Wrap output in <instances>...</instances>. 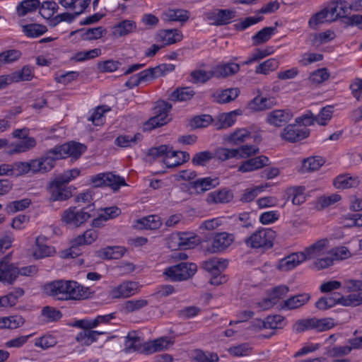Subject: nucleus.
<instances>
[{
	"mask_svg": "<svg viewBox=\"0 0 362 362\" xmlns=\"http://www.w3.org/2000/svg\"><path fill=\"white\" fill-rule=\"evenodd\" d=\"M42 291L46 296L60 301L86 299L91 293L90 288L76 281L64 279L47 282L42 286Z\"/></svg>",
	"mask_w": 362,
	"mask_h": 362,
	"instance_id": "1",
	"label": "nucleus"
},
{
	"mask_svg": "<svg viewBox=\"0 0 362 362\" xmlns=\"http://www.w3.org/2000/svg\"><path fill=\"white\" fill-rule=\"evenodd\" d=\"M353 11L351 1H331L318 11V23L332 22L338 18H346Z\"/></svg>",
	"mask_w": 362,
	"mask_h": 362,
	"instance_id": "2",
	"label": "nucleus"
},
{
	"mask_svg": "<svg viewBox=\"0 0 362 362\" xmlns=\"http://www.w3.org/2000/svg\"><path fill=\"white\" fill-rule=\"evenodd\" d=\"M313 116V114L311 115L305 114L297 117L296 119V124H288L284 128L281 134V138L287 141L294 143L308 137L309 131L307 127L314 124L315 119Z\"/></svg>",
	"mask_w": 362,
	"mask_h": 362,
	"instance_id": "3",
	"label": "nucleus"
},
{
	"mask_svg": "<svg viewBox=\"0 0 362 362\" xmlns=\"http://www.w3.org/2000/svg\"><path fill=\"white\" fill-rule=\"evenodd\" d=\"M275 232L270 228H260L244 240L251 249H269L273 247Z\"/></svg>",
	"mask_w": 362,
	"mask_h": 362,
	"instance_id": "4",
	"label": "nucleus"
},
{
	"mask_svg": "<svg viewBox=\"0 0 362 362\" xmlns=\"http://www.w3.org/2000/svg\"><path fill=\"white\" fill-rule=\"evenodd\" d=\"M197 266L192 262H181L165 269L163 274L171 281H181L191 278L197 272Z\"/></svg>",
	"mask_w": 362,
	"mask_h": 362,
	"instance_id": "5",
	"label": "nucleus"
},
{
	"mask_svg": "<svg viewBox=\"0 0 362 362\" xmlns=\"http://www.w3.org/2000/svg\"><path fill=\"white\" fill-rule=\"evenodd\" d=\"M236 17V11L233 9L213 8L204 13V19L209 25L219 27L230 24Z\"/></svg>",
	"mask_w": 362,
	"mask_h": 362,
	"instance_id": "6",
	"label": "nucleus"
},
{
	"mask_svg": "<svg viewBox=\"0 0 362 362\" xmlns=\"http://www.w3.org/2000/svg\"><path fill=\"white\" fill-rule=\"evenodd\" d=\"M90 180L95 187H110L115 192L127 185L124 177L111 172L98 173L91 176Z\"/></svg>",
	"mask_w": 362,
	"mask_h": 362,
	"instance_id": "7",
	"label": "nucleus"
},
{
	"mask_svg": "<svg viewBox=\"0 0 362 362\" xmlns=\"http://www.w3.org/2000/svg\"><path fill=\"white\" fill-rule=\"evenodd\" d=\"M198 243L197 235L191 232H176L168 239V247L172 250L189 249Z\"/></svg>",
	"mask_w": 362,
	"mask_h": 362,
	"instance_id": "8",
	"label": "nucleus"
},
{
	"mask_svg": "<svg viewBox=\"0 0 362 362\" xmlns=\"http://www.w3.org/2000/svg\"><path fill=\"white\" fill-rule=\"evenodd\" d=\"M148 156L153 158L163 157V163L168 168H175L182 164L180 157L176 151H173L167 145H160L156 147L151 148L148 150Z\"/></svg>",
	"mask_w": 362,
	"mask_h": 362,
	"instance_id": "9",
	"label": "nucleus"
},
{
	"mask_svg": "<svg viewBox=\"0 0 362 362\" xmlns=\"http://www.w3.org/2000/svg\"><path fill=\"white\" fill-rule=\"evenodd\" d=\"M172 109V105L166 101H158L154 107L155 116L151 117L147 124L152 128H157L167 124L170 118L168 113Z\"/></svg>",
	"mask_w": 362,
	"mask_h": 362,
	"instance_id": "10",
	"label": "nucleus"
},
{
	"mask_svg": "<svg viewBox=\"0 0 362 362\" xmlns=\"http://www.w3.org/2000/svg\"><path fill=\"white\" fill-rule=\"evenodd\" d=\"M33 77V68L31 66L25 65L21 70L16 71L10 75L0 76L1 87V88H4L11 83L29 81H31Z\"/></svg>",
	"mask_w": 362,
	"mask_h": 362,
	"instance_id": "11",
	"label": "nucleus"
},
{
	"mask_svg": "<svg viewBox=\"0 0 362 362\" xmlns=\"http://www.w3.org/2000/svg\"><path fill=\"white\" fill-rule=\"evenodd\" d=\"M90 218L88 212L84 209H78L76 206H71L65 210L62 215V221L66 224L78 227L86 223Z\"/></svg>",
	"mask_w": 362,
	"mask_h": 362,
	"instance_id": "12",
	"label": "nucleus"
},
{
	"mask_svg": "<svg viewBox=\"0 0 362 362\" xmlns=\"http://www.w3.org/2000/svg\"><path fill=\"white\" fill-rule=\"evenodd\" d=\"M219 184V179L217 177H204L189 182L188 187L191 194H202L216 187Z\"/></svg>",
	"mask_w": 362,
	"mask_h": 362,
	"instance_id": "13",
	"label": "nucleus"
},
{
	"mask_svg": "<svg viewBox=\"0 0 362 362\" xmlns=\"http://www.w3.org/2000/svg\"><path fill=\"white\" fill-rule=\"evenodd\" d=\"M47 192L49 194V202L66 201L72 197L70 188L66 187V185L61 183L57 179L49 183L47 187Z\"/></svg>",
	"mask_w": 362,
	"mask_h": 362,
	"instance_id": "14",
	"label": "nucleus"
},
{
	"mask_svg": "<svg viewBox=\"0 0 362 362\" xmlns=\"http://www.w3.org/2000/svg\"><path fill=\"white\" fill-rule=\"evenodd\" d=\"M10 259L9 255L0 259V281L11 284L18 277V268Z\"/></svg>",
	"mask_w": 362,
	"mask_h": 362,
	"instance_id": "15",
	"label": "nucleus"
},
{
	"mask_svg": "<svg viewBox=\"0 0 362 362\" xmlns=\"http://www.w3.org/2000/svg\"><path fill=\"white\" fill-rule=\"evenodd\" d=\"M98 236V232L94 229H88L86 230L83 234L77 236L72 242V246L69 248V251L66 252L64 257L72 258L78 255V252H75L74 250L76 249L75 246L82 245H89L93 243Z\"/></svg>",
	"mask_w": 362,
	"mask_h": 362,
	"instance_id": "16",
	"label": "nucleus"
},
{
	"mask_svg": "<svg viewBox=\"0 0 362 362\" xmlns=\"http://www.w3.org/2000/svg\"><path fill=\"white\" fill-rule=\"evenodd\" d=\"M56 149L60 153L61 158L72 157L79 158L86 150V146L76 141H71L62 145L56 146Z\"/></svg>",
	"mask_w": 362,
	"mask_h": 362,
	"instance_id": "17",
	"label": "nucleus"
},
{
	"mask_svg": "<svg viewBox=\"0 0 362 362\" xmlns=\"http://www.w3.org/2000/svg\"><path fill=\"white\" fill-rule=\"evenodd\" d=\"M138 291V282L126 281L114 287L110 291V295L113 298H129L136 294Z\"/></svg>",
	"mask_w": 362,
	"mask_h": 362,
	"instance_id": "18",
	"label": "nucleus"
},
{
	"mask_svg": "<svg viewBox=\"0 0 362 362\" xmlns=\"http://www.w3.org/2000/svg\"><path fill=\"white\" fill-rule=\"evenodd\" d=\"M289 288L284 285L278 286L272 289L268 298L262 300L259 305L263 310H268L276 305L288 293Z\"/></svg>",
	"mask_w": 362,
	"mask_h": 362,
	"instance_id": "19",
	"label": "nucleus"
},
{
	"mask_svg": "<svg viewBox=\"0 0 362 362\" xmlns=\"http://www.w3.org/2000/svg\"><path fill=\"white\" fill-rule=\"evenodd\" d=\"M270 164L269 159L266 156H258L243 162L238 167V172L249 173L259 170Z\"/></svg>",
	"mask_w": 362,
	"mask_h": 362,
	"instance_id": "20",
	"label": "nucleus"
},
{
	"mask_svg": "<svg viewBox=\"0 0 362 362\" xmlns=\"http://www.w3.org/2000/svg\"><path fill=\"white\" fill-rule=\"evenodd\" d=\"M182 37V33L178 29L160 30L156 35V40L164 47L180 42Z\"/></svg>",
	"mask_w": 362,
	"mask_h": 362,
	"instance_id": "21",
	"label": "nucleus"
},
{
	"mask_svg": "<svg viewBox=\"0 0 362 362\" xmlns=\"http://www.w3.org/2000/svg\"><path fill=\"white\" fill-rule=\"evenodd\" d=\"M214 76L223 78L233 76L240 70V64L234 62H222L212 67Z\"/></svg>",
	"mask_w": 362,
	"mask_h": 362,
	"instance_id": "22",
	"label": "nucleus"
},
{
	"mask_svg": "<svg viewBox=\"0 0 362 362\" xmlns=\"http://www.w3.org/2000/svg\"><path fill=\"white\" fill-rule=\"evenodd\" d=\"M124 350L127 353L137 351L141 354H146L145 349V342L136 334V332H129L126 337Z\"/></svg>",
	"mask_w": 362,
	"mask_h": 362,
	"instance_id": "23",
	"label": "nucleus"
},
{
	"mask_svg": "<svg viewBox=\"0 0 362 362\" xmlns=\"http://www.w3.org/2000/svg\"><path fill=\"white\" fill-rule=\"evenodd\" d=\"M276 104V100L272 97L257 95L247 104V108L252 112H260L271 109Z\"/></svg>",
	"mask_w": 362,
	"mask_h": 362,
	"instance_id": "24",
	"label": "nucleus"
},
{
	"mask_svg": "<svg viewBox=\"0 0 362 362\" xmlns=\"http://www.w3.org/2000/svg\"><path fill=\"white\" fill-rule=\"evenodd\" d=\"M293 115L288 110H275L270 112L267 117V122L275 127H281L288 122Z\"/></svg>",
	"mask_w": 362,
	"mask_h": 362,
	"instance_id": "25",
	"label": "nucleus"
},
{
	"mask_svg": "<svg viewBox=\"0 0 362 362\" xmlns=\"http://www.w3.org/2000/svg\"><path fill=\"white\" fill-rule=\"evenodd\" d=\"M233 241L231 235L227 233H218L213 238L209 250L213 253L221 252L228 247Z\"/></svg>",
	"mask_w": 362,
	"mask_h": 362,
	"instance_id": "26",
	"label": "nucleus"
},
{
	"mask_svg": "<svg viewBox=\"0 0 362 362\" xmlns=\"http://www.w3.org/2000/svg\"><path fill=\"white\" fill-rule=\"evenodd\" d=\"M233 198V194L231 190L223 188L210 192L206 199L209 204H225L230 202Z\"/></svg>",
	"mask_w": 362,
	"mask_h": 362,
	"instance_id": "27",
	"label": "nucleus"
},
{
	"mask_svg": "<svg viewBox=\"0 0 362 362\" xmlns=\"http://www.w3.org/2000/svg\"><path fill=\"white\" fill-rule=\"evenodd\" d=\"M47 238L44 235L37 237L33 255L37 259H41L51 256L55 252L54 247L47 244Z\"/></svg>",
	"mask_w": 362,
	"mask_h": 362,
	"instance_id": "28",
	"label": "nucleus"
},
{
	"mask_svg": "<svg viewBox=\"0 0 362 362\" xmlns=\"http://www.w3.org/2000/svg\"><path fill=\"white\" fill-rule=\"evenodd\" d=\"M36 144L37 141L34 137L23 136V138L20 139L19 141L13 142L10 145L8 153L14 154L24 153L33 148Z\"/></svg>",
	"mask_w": 362,
	"mask_h": 362,
	"instance_id": "29",
	"label": "nucleus"
},
{
	"mask_svg": "<svg viewBox=\"0 0 362 362\" xmlns=\"http://www.w3.org/2000/svg\"><path fill=\"white\" fill-rule=\"evenodd\" d=\"M79 33L81 38L83 40H94L101 38L106 33V30L101 27L91 28L87 30L83 28L78 29L70 33L69 36L72 37Z\"/></svg>",
	"mask_w": 362,
	"mask_h": 362,
	"instance_id": "30",
	"label": "nucleus"
},
{
	"mask_svg": "<svg viewBox=\"0 0 362 362\" xmlns=\"http://www.w3.org/2000/svg\"><path fill=\"white\" fill-rule=\"evenodd\" d=\"M239 93L240 90L238 88H228L215 91L212 93L211 98L217 103H228L236 99Z\"/></svg>",
	"mask_w": 362,
	"mask_h": 362,
	"instance_id": "31",
	"label": "nucleus"
},
{
	"mask_svg": "<svg viewBox=\"0 0 362 362\" xmlns=\"http://www.w3.org/2000/svg\"><path fill=\"white\" fill-rule=\"evenodd\" d=\"M173 344V341L168 337H160L153 341H145V349L146 350V354H150L168 349Z\"/></svg>",
	"mask_w": 362,
	"mask_h": 362,
	"instance_id": "32",
	"label": "nucleus"
},
{
	"mask_svg": "<svg viewBox=\"0 0 362 362\" xmlns=\"http://www.w3.org/2000/svg\"><path fill=\"white\" fill-rule=\"evenodd\" d=\"M62 159L60 153L56 149V146L48 150L43 156L40 158L42 162V167L43 168L44 173L50 171L55 165L57 160Z\"/></svg>",
	"mask_w": 362,
	"mask_h": 362,
	"instance_id": "33",
	"label": "nucleus"
},
{
	"mask_svg": "<svg viewBox=\"0 0 362 362\" xmlns=\"http://www.w3.org/2000/svg\"><path fill=\"white\" fill-rule=\"evenodd\" d=\"M309 300L308 294L303 293L290 297L280 303L279 307L282 310L296 309L304 305Z\"/></svg>",
	"mask_w": 362,
	"mask_h": 362,
	"instance_id": "34",
	"label": "nucleus"
},
{
	"mask_svg": "<svg viewBox=\"0 0 362 362\" xmlns=\"http://www.w3.org/2000/svg\"><path fill=\"white\" fill-rule=\"evenodd\" d=\"M142 139L143 135L141 133H136L133 135L122 134L116 138L115 144L121 148H132Z\"/></svg>",
	"mask_w": 362,
	"mask_h": 362,
	"instance_id": "35",
	"label": "nucleus"
},
{
	"mask_svg": "<svg viewBox=\"0 0 362 362\" xmlns=\"http://www.w3.org/2000/svg\"><path fill=\"white\" fill-rule=\"evenodd\" d=\"M136 29V24L132 20H124L118 23L113 28V35L116 37H120L129 35Z\"/></svg>",
	"mask_w": 362,
	"mask_h": 362,
	"instance_id": "36",
	"label": "nucleus"
},
{
	"mask_svg": "<svg viewBox=\"0 0 362 362\" xmlns=\"http://www.w3.org/2000/svg\"><path fill=\"white\" fill-rule=\"evenodd\" d=\"M105 332H103L91 330V329L81 330L77 334L76 340L81 345L89 346L98 340L99 335L103 334Z\"/></svg>",
	"mask_w": 362,
	"mask_h": 362,
	"instance_id": "37",
	"label": "nucleus"
},
{
	"mask_svg": "<svg viewBox=\"0 0 362 362\" xmlns=\"http://www.w3.org/2000/svg\"><path fill=\"white\" fill-rule=\"evenodd\" d=\"M228 266V261L221 258H211L203 264L204 269L213 274H221Z\"/></svg>",
	"mask_w": 362,
	"mask_h": 362,
	"instance_id": "38",
	"label": "nucleus"
},
{
	"mask_svg": "<svg viewBox=\"0 0 362 362\" xmlns=\"http://www.w3.org/2000/svg\"><path fill=\"white\" fill-rule=\"evenodd\" d=\"M194 94L190 87H178L170 93L169 99L174 102H185L190 100Z\"/></svg>",
	"mask_w": 362,
	"mask_h": 362,
	"instance_id": "39",
	"label": "nucleus"
},
{
	"mask_svg": "<svg viewBox=\"0 0 362 362\" xmlns=\"http://www.w3.org/2000/svg\"><path fill=\"white\" fill-rule=\"evenodd\" d=\"M162 221L158 215H150L137 220L136 227L139 229L156 230L160 228Z\"/></svg>",
	"mask_w": 362,
	"mask_h": 362,
	"instance_id": "40",
	"label": "nucleus"
},
{
	"mask_svg": "<svg viewBox=\"0 0 362 362\" xmlns=\"http://www.w3.org/2000/svg\"><path fill=\"white\" fill-rule=\"evenodd\" d=\"M40 6L39 0H23L16 6V12L18 16L23 17L39 9Z\"/></svg>",
	"mask_w": 362,
	"mask_h": 362,
	"instance_id": "41",
	"label": "nucleus"
},
{
	"mask_svg": "<svg viewBox=\"0 0 362 362\" xmlns=\"http://www.w3.org/2000/svg\"><path fill=\"white\" fill-rule=\"evenodd\" d=\"M302 263L298 252L292 253L281 259L279 263V269L281 271H289Z\"/></svg>",
	"mask_w": 362,
	"mask_h": 362,
	"instance_id": "42",
	"label": "nucleus"
},
{
	"mask_svg": "<svg viewBox=\"0 0 362 362\" xmlns=\"http://www.w3.org/2000/svg\"><path fill=\"white\" fill-rule=\"evenodd\" d=\"M23 295L24 291L23 288H15L8 295L0 297V308L14 306L17 303L18 298Z\"/></svg>",
	"mask_w": 362,
	"mask_h": 362,
	"instance_id": "43",
	"label": "nucleus"
},
{
	"mask_svg": "<svg viewBox=\"0 0 362 362\" xmlns=\"http://www.w3.org/2000/svg\"><path fill=\"white\" fill-rule=\"evenodd\" d=\"M232 219L237 230L253 228L255 222L254 219L251 218L250 214L248 212H243L238 216H233Z\"/></svg>",
	"mask_w": 362,
	"mask_h": 362,
	"instance_id": "44",
	"label": "nucleus"
},
{
	"mask_svg": "<svg viewBox=\"0 0 362 362\" xmlns=\"http://www.w3.org/2000/svg\"><path fill=\"white\" fill-rule=\"evenodd\" d=\"M150 74L148 69L141 71L131 76L130 78L126 81L125 86L129 88H133L140 83L152 81Z\"/></svg>",
	"mask_w": 362,
	"mask_h": 362,
	"instance_id": "45",
	"label": "nucleus"
},
{
	"mask_svg": "<svg viewBox=\"0 0 362 362\" xmlns=\"http://www.w3.org/2000/svg\"><path fill=\"white\" fill-rule=\"evenodd\" d=\"M275 27H265L252 36L253 45H257L267 42L274 34Z\"/></svg>",
	"mask_w": 362,
	"mask_h": 362,
	"instance_id": "46",
	"label": "nucleus"
},
{
	"mask_svg": "<svg viewBox=\"0 0 362 362\" xmlns=\"http://www.w3.org/2000/svg\"><path fill=\"white\" fill-rule=\"evenodd\" d=\"M175 66L173 64H161L155 67L148 68V71L151 73V79L164 76L166 74L173 71Z\"/></svg>",
	"mask_w": 362,
	"mask_h": 362,
	"instance_id": "47",
	"label": "nucleus"
},
{
	"mask_svg": "<svg viewBox=\"0 0 362 362\" xmlns=\"http://www.w3.org/2000/svg\"><path fill=\"white\" fill-rule=\"evenodd\" d=\"M124 248L119 246L107 247L100 251V255L107 259H117L124 254Z\"/></svg>",
	"mask_w": 362,
	"mask_h": 362,
	"instance_id": "48",
	"label": "nucleus"
},
{
	"mask_svg": "<svg viewBox=\"0 0 362 362\" xmlns=\"http://www.w3.org/2000/svg\"><path fill=\"white\" fill-rule=\"evenodd\" d=\"M23 31L27 37H37L47 31L45 25L37 23L28 24L23 26Z\"/></svg>",
	"mask_w": 362,
	"mask_h": 362,
	"instance_id": "49",
	"label": "nucleus"
},
{
	"mask_svg": "<svg viewBox=\"0 0 362 362\" xmlns=\"http://www.w3.org/2000/svg\"><path fill=\"white\" fill-rule=\"evenodd\" d=\"M41 315L47 323L59 321L63 316L59 310L48 305L42 308Z\"/></svg>",
	"mask_w": 362,
	"mask_h": 362,
	"instance_id": "50",
	"label": "nucleus"
},
{
	"mask_svg": "<svg viewBox=\"0 0 362 362\" xmlns=\"http://www.w3.org/2000/svg\"><path fill=\"white\" fill-rule=\"evenodd\" d=\"M250 137V132L247 129L243 128L231 133L228 137V141L233 144L238 145L246 141Z\"/></svg>",
	"mask_w": 362,
	"mask_h": 362,
	"instance_id": "51",
	"label": "nucleus"
},
{
	"mask_svg": "<svg viewBox=\"0 0 362 362\" xmlns=\"http://www.w3.org/2000/svg\"><path fill=\"white\" fill-rule=\"evenodd\" d=\"M358 184V177H348L346 175L338 176L334 182L335 187L341 189L356 187Z\"/></svg>",
	"mask_w": 362,
	"mask_h": 362,
	"instance_id": "52",
	"label": "nucleus"
},
{
	"mask_svg": "<svg viewBox=\"0 0 362 362\" xmlns=\"http://www.w3.org/2000/svg\"><path fill=\"white\" fill-rule=\"evenodd\" d=\"M236 121L231 113L226 112L221 114L218 116L217 121L214 122V127L216 129H222L233 126Z\"/></svg>",
	"mask_w": 362,
	"mask_h": 362,
	"instance_id": "53",
	"label": "nucleus"
},
{
	"mask_svg": "<svg viewBox=\"0 0 362 362\" xmlns=\"http://www.w3.org/2000/svg\"><path fill=\"white\" fill-rule=\"evenodd\" d=\"M315 327H317V320L315 318L299 320L293 325V331L298 334Z\"/></svg>",
	"mask_w": 362,
	"mask_h": 362,
	"instance_id": "54",
	"label": "nucleus"
},
{
	"mask_svg": "<svg viewBox=\"0 0 362 362\" xmlns=\"http://www.w3.org/2000/svg\"><path fill=\"white\" fill-rule=\"evenodd\" d=\"M191 81L194 83H206L211 78H214L212 68L209 71L204 70H194L191 72Z\"/></svg>",
	"mask_w": 362,
	"mask_h": 362,
	"instance_id": "55",
	"label": "nucleus"
},
{
	"mask_svg": "<svg viewBox=\"0 0 362 362\" xmlns=\"http://www.w3.org/2000/svg\"><path fill=\"white\" fill-rule=\"evenodd\" d=\"M193 360L195 362H218L219 358L216 353L195 350L193 354Z\"/></svg>",
	"mask_w": 362,
	"mask_h": 362,
	"instance_id": "56",
	"label": "nucleus"
},
{
	"mask_svg": "<svg viewBox=\"0 0 362 362\" xmlns=\"http://www.w3.org/2000/svg\"><path fill=\"white\" fill-rule=\"evenodd\" d=\"M22 56L18 49H8L0 53V62L4 64H11L18 61Z\"/></svg>",
	"mask_w": 362,
	"mask_h": 362,
	"instance_id": "57",
	"label": "nucleus"
},
{
	"mask_svg": "<svg viewBox=\"0 0 362 362\" xmlns=\"http://www.w3.org/2000/svg\"><path fill=\"white\" fill-rule=\"evenodd\" d=\"M58 4L56 2L47 1L40 4L39 11L43 18H49L58 11Z\"/></svg>",
	"mask_w": 362,
	"mask_h": 362,
	"instance_id": "58",
	"label": "nucleus"
},
{
	"mask_svg": "<svg viewBox=\"0 0 362 362\" xmlns=\"http://www.w3.org/2000/svg\"><path fill=\"white\" fill-rule=\"evenodd\" d=\"M266 329H282L286 325L284 317L280 315H269L265 318Z\"/></svg>",
	"mask_w": 362,
	"mask_h": 362,
	"instance_id": "59",
	"label": "nucleus"
},
{
	"mask_svg": "<svg viewBox=\"0 0 362 362\" xmlns=\"http://www.w3.org/2000/svg\"><path fill=\"white\" fill-rule=\"evenodd\" d=\"M279 66V62L273 58L269 59L264 62L259 64L255 69L256 74H268L277 69Z\"/></svg>",
	"mask_w": 362,
	"mask_h": 362,
	"instance_id": "60",
	"label": "nucleus"
},
{
	"mask_svg": "<svg viewBox=\"0 0 362 362\" xmlns=\"http://www.w3.org/2000/svg\"><path fill=\"white\" fill-rule=\"evenodd\" d=\"M273 53L272 47H267L265 49H256L251 56L245 61L243 64L248 65L255 62L259 61Z\"/></svg>",
	"mask_w": 362,
	"mask_h": 362,
	"instance_id": "61",
	"label": "nucleus"
},
{
	"mask_svg": "<svg viewBox=\"0 0 362 362\" xmlns=\"http://www.w3.org/2000/svg\"><path fill=\"white\" fill-rule=\"evenodd\" d=\"M213 157V153L211 151H204L198 152L194 155L192 163L195 166H204Z\"/></svg>",
	"mask_w": 362,
	"mask_h": 362,
	"instance_id": "62",
	"label": "nucleus"
},
{
	"mask_svg": "<svg viewBox=\"0 0 362 362\" xmlns=\"http://www.w3.org/2000/svg\"><path fill=\"white\" fill-rule=\"evenodd\" d=\"M148 302L146 299H133L124 303V308L127 313H133L147 306Z\"/></svg>",
	"mask_w": 362,
	"mask_h": 362,
	"instance_id": "63",
	"label": "nucleus"
},
{
	"mask_svg": "<svg viewBox=\"0 0 362 362\" xmlns=\"http://www.w3.org/2000/svg\"><path fill=\"white\" fill-rule=\"evenodd\" d=\"M167 17L171 21L186 22L189 18V12L183 9L170 10L167 13Z\"/></svg>",
	"mask_w": 362,
	"mask_h": 362,
	"instance_id": "64",
	"label": "nucleus"
}]
</instances>
